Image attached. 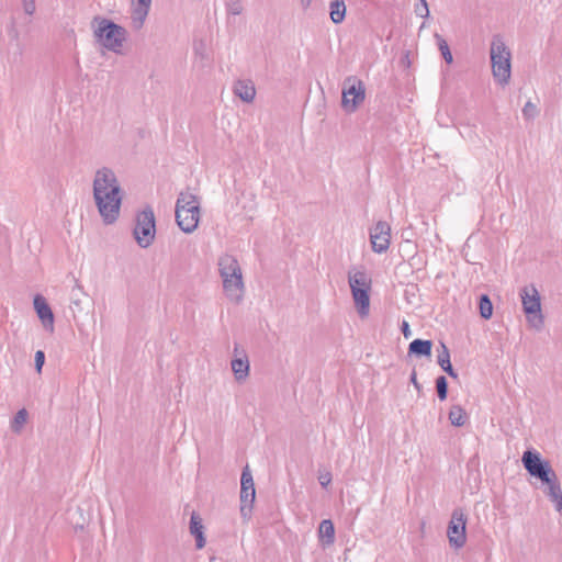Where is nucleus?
<instances>
[{
  "label": "nucleus",
  "instance_id": "1",
  "mask_svg": "<svg viewBox=\"0 0 562 562\" xmlns=\"http://www.w3.org/2000/svg\"><path fill=\"white\" fill-rule=\"evenodd\" d=\"M93 198L104 224L116 222L120 215L122 194L114 171L108 167L97 170L93 180Z\"/></svg>",
  "mask_w": 562,
  "mask_h": 562
},
{
  "label": "nucleus",
  "instance_id": "2",
  "mask_svg": "<svg viewBox=\"0 0 562 562\" xmlns=\"http://www.w3.org/2000/svg\"><path fill=\"white\" fill-rule=\"evenodd\" d=\"M175 215L176 222L183 233H193L198 228L201 217L199 196L189 190L181 191L176 202Z\"/></svg>",
  "mask_w": 562,
  "mask_h": 562
},
{
  "label": "nucleus",
  "instance_id": "3",
  "mask_svg": "<svg viewBox=\"0 0 562 562\" xmlns=\"http://www.w3.org/2000/svg\"><path fill=\"white\" fill-rule=\"evenodd\" d=\"M218 271L223 280L226 296L236 303L243 299L244 282L238 260L232 255H223L218 259Z\"/></svg>",
  "mask_w": 562,
  "mask_h": 562
},
{
  "label": "nucleus",
  "instance_id": "4",
  "mask_svg": "<svg viewBox=\"0 0 562 562\" xmlns=\"http://www.w3.org/2000/svg\"><path fill=\"white\" fill-rule=\"evenodd\" d=\"M92 23L98 26L94 30V37L106 49L119 53L126 41V30L113 21L95 16Z\"/></svg>",
  "mask_w": 562,
  "mask_h": 562
},
{
  "label": "nucleus",
  "instance_id": "5",
  "mask_svg": "<svg viewBox=\"0 0 562 562\" xmlns=\"http://www.w3.org/2000/svg\"><path fill=\"white\" fill-rule=\"evenodd\" d=\"M348 282L359 315L361 317L368 316L370 311L369 293L372 284L371 277L363 269H350L348 271Z\"/></svg>",
  "mask_w": 562,
  "mask_h": 562
},
{
  "label": "nucleus",
  "instance_id": "6",
  "mask_svg": "<svg viewBox=\"0 0 562 562\" xmlns=\"http://www.w3.org/2000/svg\"><path fill=\"white\" fill-rule=\"evenodd\" d=\"M490 53L494 79L502 86L507 85L512 74V55L510 50L498 35L493 37Z\"/></svg>",
  "mask_w": 562,
  "mask_h": 562
},
{
  "label": "nucleus",
  "instance_id": "7",
  "mask_svg": "<svg viewBox=\"0 0 562 562\" xmlns=\"http://www.w3.org/2000/svg\"><path fill=\"white\" fill-rule=\"evenodd\" d=\"M521 462L526 471L533 477L539 479L546 486L558 480L555 471L550 462L541 458L536 450H526L521 457Z\"/></svg>",
  "mask_w": 562,
  "mask_h": 562
},
{
  "label": "nucleus",
  "instance_id": "8",
  "mask_svg": "<svg viewBox=\"0 0 562 562\" xmlns=\"http://www.w3.org/2000/svg\"><path fill=\"white\" fill-rule=\"evenodd\" d=\"M156 218L151 206L136 214L133 236L140 248H148L155 240Z\"/></svg>",
  "mask_w": 562,
  "mask_h": 562
},
{
  "label": "nucleus",
  "instance_id": "9",
  "mask_svg": "<svg viewBox=\"0 0 562 562\" xmlns=\"http://www.w3.org/2000/svg\"><path fill=\"white\" fill-rule=\"evenodd\" d=\"M522 310L527 321L536 329H541L544 317L541 313L540 294L533 284L526 285L520 291Z\"/></svg>",
  "mask_w": 562,
  "mask_h": 562
},
{
  "label": "nucleus",
  "instance_id": "10",
  "mask_svg": "<svg viewBox=\"0 0 562 562\" xmlns=\"http://www.w3.org/2000/svg\"><path fill=\"white\" fill-rule=\"evenodd\" d=\"M366 89L363 82L351 76L345 79L341 106L346 112H355L357 108L364 101Z\"/></svg>",
  "mask_w": 562,
  "mask_h": 562
},
{
  "label": "nucleus",
  "instance_id": "11",
  "mask_svg": "<svg viewBox=\"0 0 562 562\" xmlns=\"http://www.w3.org/2000/svg\"><path fill=\"white\" fill-rule=\"evenodd\" d=\"M465 524L467 515L464 514L463 509L456 508L452 512L451 519L447 528V536L451 547L460 549L465 544Z\"/></svg>",
  "mask_w": 562,
  "mask_h": 562
},
{
  "label": "nucleus",
  "instance_id": "12",
  "mask_svg": "<svg viewBox=\"0 0 562 562\" xmlns=\"http://www.w3.org/2000/svg\"><path fill=\"white\" fill-rule=\"evenodd\" d=\"M370 241L372 250L376 254L385 252L391 243V226L385 221H379L370 229Z\"/></svg>",
  "mask_w": 562,
  "mask_h": 562
},
{
  "label": "nucleus",
  "instance_id": "13",
  "mask_svg": "<svg viewBox=\"0 0 562 562\" xmlns=\"http://www.w3.org/2000/svg\"><path fill=\"white\" fill-rule=\"evenodd\" d=\"M34 308L36 311V314L38 318L41 319L44 328L48 330L49 333L54 331V313L48 305L46 299L41 295L36 294L33 300Z\"/></svg>",
  "mask_w": 562,
  "mask_h": 562
},
{
  "label": "nucleus",
  "instance_id": "14",
  "mask_svg": "<svg viewBox=\"0 0 562 562\" xmlns=\"http://www.w3.org/2000/svg\"><path fill=\"white\" fill-rule=\"evenodd\" d=\"M233 92L246 103H251L256 97V88L251 80H237L234 83Z\"/></svg>",
  "mask_w": 562,
  "mask_h": 562
},
{
  "label": "nucleus",
  "instance_id": "15",
  "mask_svg": "<svg viewBox=\"0 0 562 562\" xmlns=\"http://www.w3.org/2000/svg\"><path fill=\"white\" fill-rule=\"evenodd\" d=\"M190 533L195 539L196 549H202L205 547V537H204V526L202 524V518L195 512L192 513L190 517Z\"/></svg>",
  "mask_w": 562,
  "mask_h": 562
},
{
  "label": "nucleus",
  "instance_id": "16",
  "mask_svg": "<svg viewBox=\"0 0 562 562\" xmlns=\"http://www.w3.org/2000/svg\"><path fill=\"white\" fill-rule=\"evenodd\" d=\"M256 498V490L240 488V515L245 521H248L251 517L252 505Z\"/></svg>",
  "mask_w": 562,
  "mask_h": 562
},
{
  "label": "nucleus",
  "instance_id": "17",
  "mask_svg": "<svg viewBox=\"0 0 562 562\" xmlns=\"http://www.w3.org/2000/svg\"><path fill=\"white\" fill-rule=\"evenodd\" d=\"M151 0H137V5L133 10L132 20L135 29H140L148 15Z\"/></svg>",
  "mask_w": 562,
  "mask_h": 562
},
{
  "label": "nucleus",
  "instance_id": "18",
  "mask_svg": "<svg viewBox=\"0 0 562 562\" xmlns=\"http://www.w3.org/2000/svg\"><path fill=\"white\" fill-rule=\"evenodd\" d=\"M432 341L426 339H414L408 346V355L416 357H431Z\"/></svg>",
  "mask_w": 562,
  "mask_h": 562
},
{
  "label": "nucleus",
  "instance_id": "19",
  "mask_svg": "<svg viewBox=\"0 0 562 562\" xmlns=\"http://www.w3.org/2000/svg\"><path fill=\"white\" fill-rule=\"evenodd\" d=\"M437 362L449 376L452 379L458 378V373L454 371L450 361V351L443 342H440V350L437 357Z\"/></svg>",
  "mask_w": 562,
  "mask_h": 562
},
{
  "label": "nucleus",
  "instance_id": "20",
  "mask_svg": "<svg viewBox=\"0 0 562 562\" xmlns=\"http://www.w3.org/2000/svg\"><path fill=\"white\" fill-rule=\"evenodd\" d=\"M319 539L325 546H330L335 541V527L331 520L324 519L318 527Z\"/></svg>",
  "mask_w": 562,
  "mask_h": 562
},
{
  "label": "nucleus",
  "instance_id": "21",
  "mask_svg": "<svg viewBox=\"0 0 562 562\" xmlns=\"http://www.w3.org/2000/svg\"><path fill=\"white\" fill-rule=\"evenodd\" d=\"M329 16L333 23L339 24L346 18V4L344 0H331L329 3Z\"/></svg>",
  "mask_w": 562,
  "mask_h": 562
},
{
  "label": "nucleus",
  "instance_id": "22",
  "mask_svg": "<svg viewBox=\"0 0 562 562\" xmlns=\"http://www.w3.org/2000/svg\"><path fill=\"white\" fill-rule=\"evenodd\" d=\"M232 370L237 381L245 380L249 374V361L247 358H235L232 360Z\"/></svg>",
  "mask_w": 562,
  "mask_h": 562
},
{
  "label": "nucleus",
  "instance_id": "23",
  "mask_svg": "<svg viewBox=\"0 0 562 562\" xmlns=\"http://www.w3.org/2000/svg\"><path fill=\"white\" fill-rule=\"evenodd\" d=\"M547 496L555 504L558 512L562 510V490L559 480L547 486L544 490Z\"/></svg>",
  "mask_w": 562,
  "mask_h": 562
},
{
  "label": "nucleus",
  "instance_id": "24",
  "mask_svg": "<svg viewBox=\"0 0 562 562\" xmlns=\"http://www.w3.org/2000/svg\"><path fill=\"white\" fill-rule=\"evenodd\" d=\"M448 417L451 425L456 427H462L468 419L465 411L460 405H452Z\"/></svg>",
  "mask_w": 562,
  "mask_h": 562
},
{
  "label": "nucleus",
  "instance_id": "25",
  "mask_svg": "<svg viewBox=\"0 0 562 562\" xmlns=\"http://www.w3.org/2000/svg\"><path fill=\"white\" fill-rule=\"evenodd\" d=\"M480 316L483 319H490L493 315V304L487 294H482L479 300Z\"/></svg>",
  "mask_w": 562,
  "mask_h": 562
},
{
  "label": "nucleus",
  "instance_id": "26",
  "mask_svg": "<svg viewBox=\"0 0 562 562\" xmlns=\"http://www.w3.org/2000/svg\"><path fill=\"white\" fill-rule=\"evenodd\" d=\"M434 36L436 38L438 49L440 50L445 61L447 64H451L453 61V57H452V54L450 52L447 41L438 33H436Z\"/></svg>",
  "mask_w": 562,
  "mask_h": 562
},
{
  "label": "nucleus",
  "instance_id": "27",
  "mask_svg": "<svg viewBox=\"0 0 562 562\" xmlns=\"http://www.w3.org/2000/svg\"><path fill=\"white\" fill-rule=\"evenodd\" d=\"M27 416L29 414L25 408H22L16 412L11 422V429L13 432L19 434L21 431L23 425L26 423Z\"/></svg>",
  "mask_w": 562,
  "mask_h": 562
},
{
  "label": "nucleus",
  "instance_id": "28",
  "mask_svg": "<svg viewBox=\"0 0 562 562\" xmlns=\"http://www.w3.org/2000/svg\"><path fill=\"white\" fill-rule=\"evenodd\" d=\"M436 391L440 401H445L448 396V381L445 375L436 379Z\"/></svg>",
  "mask_w": 562,
  "mask_h": 562
},
{
  "label": "nucleus",
  "instance_id": "29",
  "mask_svg": "<svg viewBox=\"0 0 562 562\" xmlns=\"http://www.w3.org/2000/svg\"><path fill=\"white\" fill-rule=\"evenodd\" d=\"M240 485V488L245 490L255 487L254 479L248 465H246L241 472Z\"/></svg>",
  "mask_w": 562,
  "mask_h": 562
},
{
  "label": "nucleus",
  "instance_id": "30",
  "mask_svg": "<svg viewBox=\"0 0 562 562\" xmlns=\"http://www.w3.org/2000/svg\"><path fill=\"white\" fill-rule=\"evenodd\" d=\"M538 108L531 101L526 102L522 108V115L526 120H533L538 115Z\"/></svg>",
  "mask_w": 562,
  "mask_h": 562
},
{
  "label": "nucleus",
  "instance_id": "31",
  "mask_svg": "<svg viewBox=\"0 0 562 562\" xmlns=\"http://www.w3.org/2000/svg\"><path fill=\"white\" fill-rule=\"evenodd\" d=\"M227 12L233 15H239L241 14L244 7L240 2V0H228L226 3Z\"/></svg>",
  "mask_w": 562,
  "mask_h": 562
},
{
  "label": "nucleus",
  "instance_id": "32",
  "mask_svg": "<svg viewBox=\"0 0 562 562\" xmlns=\"http://www.w3.org/2000/svg\"><path fill=\"white\" fill-rule=\"evenodd\" d=\"M415 13L424 19H427L429 16L427 0H419V3L415 4Z\"/></svg>",
  "mask_w": 562,
  "mask_h": 562
},
{
  "label": "nucleus",
  "instance_id": "33",
  "mask_svg": "<svg viewBox=\"0 0 562 562\" xmlns=\"http://www.w3.org/2000/svg\"><path fill=\"white\" fill-rule=\"evenodd\" d=\"M34 361H35V370L38 373H41L42 369H43V366H44V362H45V353H44V351L37 350L35 352Z\"/></svg>",
  "mask_w": 562,
  "mask_h": 562
},
{
  "label": "nucleus",
  "instance_id": "34",
  "mask_svg": "<svg viewBox=\"0 0 562 562\" xmlns=\"http://www.w3.org/2000/svg\"><path fill=\"white\" fill-rule=\"evenodd\" d=\"M22 3L26 14L32 15L35 12V0H22Z\"/></svg>",
  "mask_w": 562,
  "mask_h": 562
},
{
  "label": "nucleus",
  "instance_id": "35",
  "mask_svg": "<svg viewBox=\"0 0 562 562\" xmlns=\"http://www.w3.org/2000/svg\"><path fill=\"white\" fill-rule=\"evenodd\" d=\"M318 481L323 487H327L331 482V474L329 472H325L318 476Z\"/></svg>",
  "mask_w": 562,
  "mask_h": 562
},
{
  "label": "nucleus",
  "instance_id": "36",
  "mask_svg": "<svg viewBox=\"0 0 562 562\" xmlns=\"http://www.w3.org/2000/svg\"><path fill=\"white\" fill-rule=\"evenodd\" d=\"M401 330H402V333H403L405 338L411 337L412 330H411L409 325H408V323L406 321H404L402 323Z\"/></svg>",
  "mask_w": 562,
  "mask_h": 562
},
{
  "label": "nucleus",
  "instance_id": "37",
  "mask_svg": "<svg viewBox=\"0 0 562 562\" xmlns=\"http://www.w3.org/2000/svg\"><path fill=\"white\" fill-rule=\"evenodd\" d=\"M411 382H412V384L415 386V389L417 391L422 390V385L417 381V375H416V371L415 370H413V372L411 374Z\"/></svg>",
  "mask_w": 562,
  "mask_h": 562
},
{
  "label": "nucleus",
  "instance_id": "38",
  "mask_svg": "<svg viewBox=\"0 0 562 562\" xmlns=\"http://www.w3.org/2000/svg\"><path fill=\"white\" fill-rule=\"evenodd\" d=\"M312 3V0H301V4L304 9H307Z\"/></svg>",
  "mask_w": 562,
  "mask_h": 562
}]
</instances>
